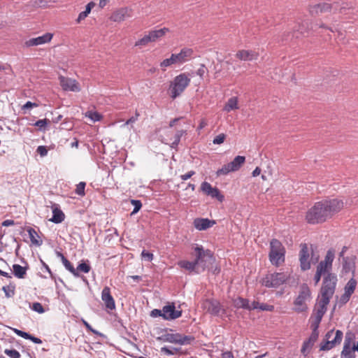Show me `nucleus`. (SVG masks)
<instances>
[{
    "label": "nucleus",
    "instance_id": "45",
    "mask_svg": "<svg viewBox=\"0 0 358 358\" xmlns=\"http://www.w3.org/2000/svg\"><path fill=\"white\" fill-rule=\"evenodd\" d=\"M48 123H50V120L48 119L38 120L34 124V125L39 127L40 130H45Z\"/></svg>",
    "mask_w": 358,
    "mask_h": 358
},
{
    "label": "nucleus",
    "instance_id": "59",
    "mask_svg": "<svg viewBox=\"0 0 358 358\" xmlns=\"http://www.w3.org/2000/svg\"><path fill=\"white\" fill-rule=\"evenodd\" d=\"M220 358H234V356L232 352H231V351H226V352H223L220 355Z\"/></svg>",
    "mask_w": 358,
    "mask_h": 358
},
{
    "label": "nucleus",
    "instance_id": "2",
    "mask_svg": "<svg viewBox=\"0 0 358 358\" xmlns=\"http://www.w3.org/2000/svg\"><path fill=\"white\" fill-rule=\"evenodd\" d=\"M343 208V202L337 199L316 202L306 213L308 223L315 224L325 222Z\"/></svg>",
    "mask_w": 358,
    "mask_h": 358
},
{
    "label": "nucleus",
    "instance_id": "32",
    "mask_svg": "<svg viewBox=\"0 0 358 358\" xmlns=\"http://www.w3.org/2000/svg\"><path fill=\"white\" fill-rule=\"evenodd\" d=\"M208 311L213 315H217L220 311V303L217 301H207Z\"/></svg>",
    "mask_w": 358,
    "mask_h": 358
},
{
    "label": "nucleus",
    "instance_id": "54",
    "mask_svg": "<svg viewBox=\"0 0 358 358\" xmlns=\"http://www.w3.org/2000/svg\"><path fill=\"white\" fill-rule=\"evenodd\" d=\"M37 106H38V103H33V102L29 101L26 102V103L24 105L22 106V109L24 110L26 109H29V108H31L34 107H37Z\"/></svg>",
    "mask_w": 358,
    "mask_h": 358
},
{
    "label": "nucleus",
    "instance_id": "43",
    "mask_svg": "<svg viewBox=\"0 0 358 358\" xmlns=\"http://www.w3.org/2000/svg\"><path fill=\"white\" fill-rule=\"evenodd\" d=\"M86 186V183L85 182H80L77 185L75 190L76 194L79 196L85 195V188Z\"/></svg>",
    "mask_w": 358,
    "mask_h": 358
},
{
    "label": "nucleus",
    "instance_id": "27",
    "mask_svg": "<svg viewBox=\"0 0 358 358\" xmlns=\"http://www.w3.org/2000/svg\"><path fill=\"white\" fill-rule=\"evenodd\" d=\"M330 299L324 300V298L321 297L319 303H318V308L316 311L315 317L318 319V320H322V318L327 311V306L329 303Z\"/></svg>",
    "mask_w": 358,
    "mask_h": 358
},
{
    "label": "nucleus",
    "instance_id": "1",
    "mask_svg": "<svg viewBox=\"0 0 358 358\" xmlns=\"http://www.w3.org/2000/svg\"><path fill=\"white\" fill-rule=\"evenodd\" d=\"M300 248L299 257L301 268H310L311 266H316V268H331L336 256L334 248H329L324 259L320 261V255L316 246L310 245L309 248L306 243H301Z\"/></svg>",
    "mask_w": 358,
    "mask_h": 358
},
{
    "label": "nucleus",
    "instance_id": "4",
    "mask_svg": "<svg viewBox=\"0 0 358 358\" xmlns=\"http://www.w3.org/2000/svg\"><path fill=\"white\" fill-rule=\"evenodd\" d=\"M285 249L281 242L273 238L270 242L269 259L275 266H280L285 261Z\"/></svg>",
    "mask_w": 358,
    "mask_h": 358
},
{
    "label": "nucleus",
    "instance_id": "29",
    "mask_svg": "<svg viewBox=\"0 0 358 358\" xmlns=\"http://www.w3.org/2000/svg\"><path fill=\"white\" fill-rule=\"evenodd\" d=\"M233 305L237 308H244L246 310H252V303H250L249 301L246 299L237 297L233 300Z\"/></svg>",
    "mask_w": 358,
    "mask_h": 358
},
{
    "label": "nucleus",
    "instance_id": "33",
    "mask_svg": "<svg viewBox=\"0 0 358 358\" xmlns=\"http://www.w3.org/2000/svg\"><path fill=\"white\" fill-rule=\"evenodd\" d=\"M95 3L93 1L88 3L85 7V10L81 13H80L77 22H80L82 20H85L87 15L90 13L92 9L94 7Z\"/></svg>",
    "mask_w": 358,
    "mask_h": 358
},
{
    "label": "nucleus",
    "instance_id": "19",
    "mask_svg": "<svg viewBox=\"0 0 358 358\" xmlns=\"http://www.w3.org/2000/svg\"><path fill=\"white\" fill-rule=\"evenodd\" d=\"M52 38V34L46 33L43 36L27 40L24 45L26 47L37 46L50 42Z\"/></svg>",
    "mask_w": 358,
    "mask_h": 358
},
{
    "label": "nucleus",
    "instance_id": "12",
    "mask_svg": "<svg viewBox=\"0 0 358 358\" xmlns=\"http://www.w3.org/2000/svg\"><path fill=\"white\" fill-rule=\"evenodd\" d=\"M348 248L343 246L341 251L338 254V262L342 268H355L357 257L352 254H346Z\"/></svg>",
    "mask_w": 358,
    "mask_h": 358
},
{
    "label": "nucleus",
    "instance_id": "13",
    "mask_svg": "<svg viewBox=\"0 0 358 358\" xmlns=\"http://www.w3.org/2000/svg\"><path fill=\"white\" fill-rule=\"evenodd\" d=\"M285 276L281 273H273L267 274L262 279V285L266 287H277L285 281Z\"/></svg>",
    "mask_w": 358,
    "mask_h": 358
},
{
    "label": "nucleus",
    "instance_id": "20",
    "mask_svg": "<svg viewBox=\"0 0 358 358\" xmlns=\"http://www.w3.org/2000/svg\"><path fill=\"white\" fill-rule=\"evenodd\" d=\"M353 339V335L351 334H347L345 340L344 342L343 349L341 352V358H352V352L355 351L351 348V342Z\"/></svg>",
    "mask_w": 358,
    "mask_h": 358
},
{
    "label": "nucleus",
    "instance_id": "41",
    "mask_svg": "<svg viewBox=\"0 0 358 358\" xmlns=\"http://www.w3.org/2000/svg\"><path fill=\"white\" fill-rule=\"evenodd\" d=\"M313 345V343L311 341L306 340L303 342L302 348H301V353L304 355H306L309 350L311 349L312 346Z\"/></svg>",
    "mask_w": 358,
    "mask_h": 358
},
{
    "label": "nucleus",
    "instance_id": "35",
    "mask_svg": "<svg viewBox=\"0 0 358 358\" xmlns=\"http://www.w3.org/2000/svg\"><path fill=\"white\" fill-rule=\"evenodd\" d=\"M238 108V100L236 97L230 98L224 106V110L227 112Z\"/></svg>",
    "mask_w": 358,
    "mask_h": 358
},
{
    "label": "nucleus",
    "instance_id": "53",
    "mask_svg": "<svg viewBox=\"0 0 358 358\" xmlns=\"http://www.w3.org/2000/svg\"><path fill=\"white\" fill-rule=\"evenodd\" d=\"M14 332L19 336H21L22 338H24L25 339H28L29 338V334L22 331L21 330L15 329Z\"/></svg>",
    "mask_w": 358,
    "mask_h": 358
},
{
    "label": "nucleus",
    "instance_id": "63",
    "mask_svg": "<svg viewBox=\"0 0 358 358\" xmlns=\"http://www.w3.org/2000/svg\"><path fill=\"white\" fill-rule=\"evenodd\" d=\"M28 339L36 344L42 343V341L39 338L34 337V336H31V334H29V338H28Z\"/></svg>",
    "mask_w": 358,
    "mask_h": 358
},
{
    "label": "nucleus",
    "instance_id": "55",
    "mask_svg": "<svg viewBox=\"0 0 358 358\" xmlns=\"http://www.w3.org/2000/svg\"><path fill=\"white\" fill-rule=\"evenodd\" d=\"M138 116L139 113L136 111L135 116L131 117L129 120H127L125 124L128 125L134 123L136 121H137Z\"/></svg>",
    "mask_w": 358,
    "mask_h": 358
},
{
    "label": "nucleus",
    "instance_id": "34",
    "mask_svg": "<svg viewBox=\"0 0 358 358\" xmlns=\"http://www.w3.org/2000/svg\"><path fill=\"white\" fill-rule=\"evenodd\" d=\"M252 310L255 309H260L262 310H266V311H273L274 310V306L272 305H268L266 303H259L257 301H254L252 303Z\"/></svg>",
    "mask_w": 358,
    "mask_h": 358
},
{
    "label": "nucleus",
    "instance_id": "62",
    "mask_svg": "<svg viewBox=\"0 0 358 358\" xmlns=\"http://www.w3.org/2000/svg\"><path fill=\"white\" fill-rule=\"evenodd\" d=\"M75 276H79L81 273H87L90 270H69Z\"/></svg>",
    "mask_w": 358,
    "mask_h": 358
},
{
    "label": "nucleus",
    "instance_id": "44",
    "mask_svg": "<svg viewBox=\"0 0 358 358\" xmlns=\"http://www.w3.org/2000/svg\"><path fill=\"white\" fill-rule=\"evenodd\" d=\"M4 353L10 358H20L21 355L18 351L14 349H6Z\"/></svg>",
    "mask_w": 358,
    "mask_h": 358
},
{
    "label": "nucleus",
    "instance_id": "28",
    "mask_svg": "<svg viewBox=\"0 0 358 358\" xmlns=\"http://www.w3.org/2000/svg\"><path fill=\"white\" fill-rule=\"evenodd\" d=\"M128 10L127 8H120L110 16V20L113 22H121L124 20L127 15Z\"/></svg>",
    "mask_w": 358,
    "mask_h": 358
},
{
    "label": "nucleus",
    "instance_id": "61",
    "mask_svg": "<svg viewBox=\"0 0 358 358\" xmlns=\"http://www.w3.org/2000/svg\"><path fill=\"white\" fill-rule=\"evenodd\" d=\"M18 278H23L27 270H12Z\"/></svg>",
    "mask_w": 358,
    "mask_h": 358
},
{
    "label": "nucleus",
    "instance_id": "64",
    "mask_svg": "<svg viewBox=\"0 0 358 358\" xmlns=\"http://www.w3.org/2000/svg\"><path fill=\"white\" fill-rule=\"evenodd\" d=\"M15 224V222L13 220H6L2 222V226L3 227H9Z\"/></svg>",
    "mask_w": 358,
    "mask_h": 358
},
{
    "label": "nucleus",
    "instance_id": "11",
    "mask_svg": "<svg viewBox=\"0 0 358 358\" xmlns=\"http://www.w3.org/2000/svg\"><path fill=\"white\" fill-rule=\"evenodd\" d=\"M308 32V22L299 23L294 26V33H284L282 35L281 41L287 43L292 41L294 37L298 38L301 36H305Z\"/></svg>",
    "mask_w": 358,
    "mask_h": 358
},
{
    "label": "nucleus",
    "instance_id": "10",
    "mask_svg": "<svg viewBox=\"0 0 358 358\" xmlns=\"http://www.w3.org/2000/svg\"><path fill=\"white\" fill-rule=\"evenodd\" d=\"M245 160V157L236 156L232 162L224 164L221 169L217 171V176L227 175L230 172L238 171L244 164Z\"/></svg>",
    "mask_w": 358,
    "mask_h": 358
},
{
    "label": "nucleus",
    "instance_id": "50",
    "mask_svg": "<svg viewBox=\"0 0 358 358\" xmlns=\"http://www.w3.org/2000/svg\"><path fill=\"white\" fill-rule=\"evenodd\" d=\"M141 256L144 260L148 262L152 261L153 258V255L151 252L146 251L145 250L142 251Z\"/></svg>",
    "mask_w": 358,
    "mask_h": 358
},
{
    "label": "nucleus",
    "instance_id": "39",
    "mask_svg": "<svg viewBox=\"0 0 358 358\" xmlns=\"http://www.w3.org/2000/svg\"><path fill=\"white\" fill-rule=\"evenodd\" d=\"M56 255L57 257L62 261L63 265L65 266V268H74L71 263L64 256L62 252L57 251Z\"/></svg>",
    "mask_w": 358,
    "mask_h": 358
},
{
    "label": "nucleus",
    "instance_id": "51",
    "mask_svg": "<svg viewBox=\"0 0 358 358\" xmlns=\"http://www.w3.org/2000/svg\"><path fill=\"white\" fill-rule=\"evenodd\" d=\"M206 71L207 68L206 67V66L204 64H201L196 71V75H198L201 78H203Z\"/></svg>",
    "mask_w": 358,
    "mask_h": 358
},
{
    "label": "nucleus",
    "instance_id": "48",
    "mask_svg": "<svg viewBox=\"0 0 358 358\" xmlns=\"http://www.w3.org/2000/svg\"><path fill=\"white\" fill-rule=\"evenodd\" d=\"M225 138H226V135L224 134H220L219 135L216 136L214 138L213 143L214 144L219 145V144L222 143L224 141Z\"/></svg>",
    "mask_w": 358,
    "mask_h": 358
},
{
    "label": "nucleus",
    "instance_id": "36",
    "mask_svg": "<svg viewBox=\"0 0 358 358\" xmlns=\"http://www.w3.org/2000/svg\"><path fill=\"white\" fill-rule=\"evenodd\" d=\"M186 134L185 130H178L175 136H174V141L170 144V147L172 149H177V147L180 141V138L182 136L183 134Z\"/></svg>",
    "mask_w": 358,
    "mask_h": 358
},
{
    "label": "nucleus",
    "instance_id": "3",
    "mask_svg": "<svg viewBox=\"0 0 358 358\" xmlns=\"http://www.w3.org/2000/svg\"><path fill=\"white\" fill-rule=\"evenodd\" d=\"M194 262H181L182 268H194L196 265L209 268L215 262L213 253L210 250H204L202 245H196L194 249Z\"/></svg>",
    "mask_w": 358,
    "mask_h": 358
},
{
    "label": "nucleus",
    "instance_id": "40",
    "mask_svg": "<svg viewBox=\"0 0 358 358\" xmlns=\"http://www.w3.org/2000/svg\"><path fill=\"white\" fill-rule=\"evenodd\" d=\"M332 343H333L331 341H329L325 338L324 341L320 343V350L322 351H328L335 347Z\"/></svg>",
    "mask_w": 358,
    "mask_h": 358
},
{
    "label": "nucleus",
    "instance_id": "46",
    "mask_svg": "<svg viewBox=\"0 0 358 358\" xmlns=\"http://www.w3.org/2000/svg\"><path fill=\"white\" fill-rule=\"evenodd\" d=\"M31 309L38 313H43L45 312L43 306L38 302L34 303L32 304Z\"/></svg>",
    "mask_w": 358,
    "mask_h": 358
},
{
    "label": "nucleus",
    "instance_id": "42",
    "mask_svg": "<svg viewBox=\"0 0 358 358\" xmlns=\"http://www.w3.org/2000/svg\"><path fill=\"white\" fill-rule=\"evenodd\" d=\"M131 203L134 206V210L131 212V215H134L137 213L142 207V203L140 200L131 199Z\"/></svg>",
    "mask_w": 358,
    "mask_h": 358
},
{
    "label": "nucleus",
    "instance_id": "37",
    "mask_svg": "<svg viewBox=\"0 0 358 358\" xmlns=\"http://www.w3.org/2000/svg\"><path fill=\"white\" fill-rule=\"evenodd\" d=\"M152 42H153V41L151 39V36L148 33V34H145L143 38L138 40L135 43V46L143 47V46L147 45L149 43H152Z\"/></svg>",
    "mask_w": 358,
    "mask_h": 358
},
{
    "label": "nucleus",
    "instance_id": "58",
    "mask_svg": "<svg viewBox=\"0 0 358 358\" xmlns=\"http://www.w3.org/2000/svg\"><path fill=\"white\" fill-rule=\"evenodd\" d=\"M320 322L321 320H318V319L316 318V317H314L313 321L312 322L311 324V328L313 329V330H317Z\"/></svg>",
    "mask_w": 358,
    "mask_h": 358
},
{
    "label": "nucleus",
    "instance_id": "17",
    "mask_svg": "<svg viewBox=\"0 0 358 358\" xmlns=\"http://www.w3.org/2000/svg\"><path fill=\"white\" fill-rule=\"evenodd\" d=\"M101 300L108 310H113L115 309V299L108 287H105L103 289L101 292Z\"/></svg>",
    "mask_w": 358,
    "mask_h": 358
},
{
    "label": "nucleus",
    "instance_id": "14",
    "mask_svg": "<svg viewBox=\"0 0 358 358\" xmlns=\"http://www.w3.org/2000/svg\"><path fill=\"white\" fill-rule=\"evenodd\" d=\"M194 339L192 336H183L180 334H167L164 338V340L169 343L180 345L189 344Z\"/></svg>",
    "mask_w": 358,
    "mask_h": 358
},
{
    "label": "nucleus",
    "instance_id": "23",
    "mask_svg": "<svg viewBox=\"0 0 358 358\" xmlns=\"http://www.w3.org/2000/svg\"><path fill=\"white\" fill-rule=\"evenodd\" d=\"M52 217L49 220L50 222L59 224L64 220L65 215L62 210L59 208V206L57 203H52Z\"/></svg>",
    "mask_w": 358,
    "mask_h": 358
},
{
    "label": "nucleus",
    "instance_id": "26",
    "mask_svg": "<svg viewBox=\"0 0 358 358\" xmlns=\"http://www.w3.org/2000/svg\"><path fill=\"white\" fill-rule=\"evenodd\" d=\"M330 299L324 300V298L321 297L319 303H318V308L316 311L315 317L318 319V320H322V318L327 311V306L329 303Z\"/></svg>",
    "mask_w": 358,
    "mask_h": 358
},
{
    "label": "nucleus",
    "instance_id": "18",
    "mask_svg": "<svg viewBox=\"0 0 358 358\" xmlns=\"http://www.w3.org/2000/svg\"><path fill=\"white\" fill-rule=\"evenodd\" d=\"M162 311V317L166 320L177 319L182 315V311L176 310L174 305H168L164 306Z\"/></svg>",
    "mask_w": 358,
    "mask_h": 358
},
{
    "label": "nucleus",
    "instance_id": "9",
    "mask_svg": "<svg viewBox=\"0 0 358 358\" xmlns=\"http://www.w3.org/2000/svg\"><path fill=\"white\" fill-rule=\"evenodd\" d=\"M345 9V6H342L338 2L333 3H320L310 6L309 10L312 15H319L320 13H327L334 10L335 12L343 13V10Z\"/></svg>",
    "mask_w": 358,
    "mask_h": 358
},
{
    "label": "nucleus",
    "instance_id": "56",
    "mask_svg": "<svg viewBox=\"0 0 358 358\" xmlns=\"http://www.w3.org/2000/svg\"><path fill=\"white\" fill-rule=\"evenodd\" d=\"M194 174H195V172L194 171H190L184 175H181L180 178L182 180H187L189 178H190L192 176H194Z\"/></svg>",
    "mask_w": 358,
    "mask_h": 358
},
{
    "label": "nucleus",
    "instance_id": "15",
    "mask_svg": "<svg viewBox=\"0 0 358 358\" xmlns=\"http://www.w3.org/2000/svg\"><path fill=\"white\" fill-rule=\"evenodd\" d=\"M201 190L206 195L212 198H216L219 201L224 200V196L217 187H213L208 182H203L201 185Z\"/></svg>",
    "mask_w": 358,
    "mask_h": 358
},
{
    "label": "nucleus",
    "instance_id": "57",
    "mask_svg": "<svg viewBox=\"0 0 358 358\" xmlns=\"http://www.w3.org/2000/svg\"><path fill=\"white\" fill-rule=\"evenodd\" d=\"M317 337H318L317 330L313 329L311 336H310V338L308 340L314 343L315 341L317 340Z\"/></svg>",
    "mask_w": 358,
    "mask_h": 358
},
{
    "label": "nucleus",
    "instance_id": "5",
    "mask_svg": "<svg viewBox=\"0 0 358 358\" xmlns=\"http://www.w3.org/2000/svg\"><path fill=\"white\" fill-rule=\"evenodd\" d=\"M323 283L321 287V297L324 300L331 299L335 292L337 277L331 273H323Z\"/></svg>",
    "mask_w": 358,
    "mask_h": 358
},
{
    "label": "nucleus",
    "instance_id": "30",
    "mask_svg": "<svg viewBox=\"0 0 358 358\" xmlns=\"http://www.w3.org/2000/svg\"><path fill=\"white\" fill-rule=\"evenodd\" d=\"M27 232L29 234L31 242L37 246H40L42 245L43 241L40 238V236H38V233L36 231V230L31 227H29L27 229Z\"/></svg>",
    "mask_w": 358,
    "mask_h": 358
},
{
    "label": "nucleus",
    "instance_id": "38",
    "mask_svg": "<svg viewBox=\"0 0 358 358\" xmlns=\"http://www.w3.org/2000/svg\"><path fill=\"white\" fill-rule=\"evenodd\" d=\"M152 42H153V41L151 39V36L148 33V34H145L143 38L138 40L135 43V46L143 47V46L147 45L149 43H152Z\"/></svg>",
    "mask_w": 358,
    "mask_h": 358
},
{
    "label": "nucleus",
    "instance_id": "6",
    "mask_svg": "<svg viewBox=\"0 0 358 358\" xmlns=\"http://www.w3.org/2000/svg\"><path fill=\"white\" fill-rule=\"evenodd\" d=\"M311 299V292L308 286L303 284L300 287L299 294L294 302V310L302 313L308 309L307 302Z\"/></svg>",
    "mask_w": 358,
    "mask_h": 358
},
{
    "label": "nucleus",
    "instance_id": "8",
    "mask_svg": "<svg viewBox=\"0 0 358 358\" xmlns=\"http://www.w3.org/2000/svg\"><path fill=\"white\" fill-rule=\"evenodd\" d=\"M193 55L191 48H182L178 54H172L170 58L164 59L160 63L162 68H166L174 64H182L189 60Z\"/></svg>",
    "mask_w": 358,
    "mask_h": 358
},
{
    "label": "nucleus",
    "instance_id": "16",
    "mask_svg": "<svg viewBox=\"0 0 358 358\" xmlns=\"http://www.w3.org/2000/svg\"><path fill=\"white\" fill-rule=\"evenodd\" d=\"M59 84L64 91L79 92L80 88L76 80L62 76L59 77Z\"/></svg>",
    "mask_w": 358,
    "mask_h": 358
},
{
    "label": "nucleus",
    "instance_id": "24",
    "mask_svg": "<svg viewBox=\"0 0 358 358\" xmlns=\"http://www.w3.org/2000/svg\"><path fill=\"white\" fill-rule=\"evenodd\" d=\"M258 53L253 50H238L236 57L243 61H252L258 58Z\"/></svg>",
    "mask_w": 358,
    "mask_h": 358
},
{
    "label": "nucleus",
    "instance_id": "49",
    "mask_svg": "<svg viewBox=\"0 0 358 358\" xmlns=\"http://www.w3.org/2000/svg\"><path fill=\"white\" fill-rule=\"evenodd\" d=\"M323 273H329V270H317L314 277L315 284H317L320 282L321 276L323 275Z\"/></svg>",
    "mask_w": 358,
    "mask_h": 358
},
{
    "label": "nucleus",
    "instance_id": "22",
    "mask_svg": "<svg viewBox=\"0 0 358 358\" xmlns=\"http://www.w3.org/2000/svg\"><path fill=\"white\" fill-rule=\"evenodd\" d=\"M357 286V281L354 278H351L345 287V292L343 295L341 296V301L344 303H346L349 301L351 295L355 292V289Z\"/></svg>",
    "mask_w": 358,
    "mask_h": 358
},
{
    "label": "nucleus",
    "instance_id": "7",
    "mask_svg": "<svg viewBox=\"0 0 358 358\" xmlns=\"http://www.w3.org/2000/svg\"><path fill=\"white\" fill-rule=\"evenodd\" d=\"M191 79L186 73H180L176 76L171 84V98L176 99L179 96L189 85Z\"/></svg>",
    "mask_w": 358,
    "mask_h": 358
},
{
    "label": "nucleus",
    "instance_id": "25",
    "mask_svg": "<svg viewBox=\"0 0 358 358\" xmlns=\"http://www.w3.org/2000/svg\"><path fill=\"white\" fill-rule=\"evenodd\" d=\"M325 338L329 341H331L332 345L336 346L341 343L343 338V332L341 330H336L334 331V330L329 331L326 335Z\"/></svg>",
    "mask_w": 358,
    "mask_h": 358
},
{
    "label": "nucleus",
    "instance_id": "21",
    "mask_svg": "<svg viewBox=\"0 0 358 358\" xmlns=\"http://www.w3.org/2000/svg\"><path fill=\"white\" fill-rule=\"evenodd\" d=\"M193 224L196 229L203 231L213 227L215 224V222L208 218H196Z\"/></svg>",
    "mask_w": 358,
    "mask_h": 358
},
{
    "label": "nucleus",
    "instance_id": "52",
    "mask_svg": "<svg viewBox=\"0 0 358 358\" xmlns=\"http://www.w3.org/2000/svg\"><path fill=\"white\" fill-rule=\"evenodd\" d=\"M37 152L41 156L44 157L48 154V150L45 146L40 145L37 148Z\"/></svg>",
    "mask_w": 358,
    "mask_h": 358
},
{
    "label": "nucleus",
    "instance_id": "31",
    "mask_svg": "<svg viewBox=\"0 0 358 358\" xmlns=\"http://www.w3.org/2000/svg\"><path fill=\"white\" fill-rule=\"evenodd\" d=\"M169 31V29L164 27L162 29H159L157 30H152L150 31L148 33L151 36V39L153 42L157 41L158 39L164 36L166 32Z\"/></svg>",
    "mask_w": 358,
    "mask_h": 358
},
{
    "label": "nucleus",
    "instance_id": "47",
    "mask_svg": "<svg viewBox=\"0 0 358 358\" xmlns=\"http://www.w3.org/2000/svg\"><path fill=\"white\" fill-rule=\"evenodd\" d=\"M87 116L94 122L99 121L101 118V115L97 112L90 111L88 112V115Z\"/></svg>",
    "mask_w": 358,
    "mask_h": 358
},
{
    "label": "nucleus",
    "instance_id": "60",
    "mask_svg": "<svg viewBox=\"0 0 358 358\" xmlns=\"http://www.w3.org/2000/svg\"><path fill=\"white\" fill-rule=\"evenodd\" d=\"M162 310L154 309L151 312V316L152 317H162Z\"/></svg>",
    "mask_w": 358,
    "mask_h": 358
}]
</instances>
